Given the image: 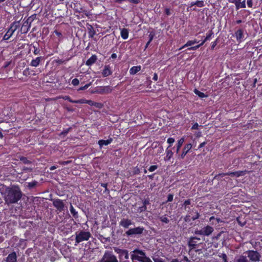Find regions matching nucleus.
<instances>
[{"label":"nucleus","instance_id":"obj_1","mask_svg":"<svg viewBox=\"0 0 262 262\" xmlns=\"http://www.w3.org/2000/svg\"><path fill=\"white\" fill-rule=\"evenodd\" d=\"M4 200L7 204H14L18 202L22 196V192L17 186H12L8 188L6 192Z\"/></svg>","mask_w":262,"mask_h":262},{"label":"nucleus","instance_id":"obj_2","mask_svg":"<svg viewBox=\"0 0 262 262\" xmlns=\"http://www.w3.org/2000/svg\"><path fill=\"white\" fill-rule=\"evenodd\" d=\"M20 21H14L11 23L10 27L3 36V40H8L12 36L15 31L19 28Z\"/></svg>","mask_w":262,"mask_h":262},{"label":"nucleus","instance_id":"obj_3","mask_svg":"<svg viewBox=\"0 0 262 262\" xmlns=\"http://www.w3.org/2000/svg\"><path fill=\"white\" fill-rule=\"evenodd\" d=\"M91 236V234L89 231L81 230L79 232H76L75 245L84 241H88Z\"/></svg>","mask_w":262,"mask_h":262},{"label":"nucleus","instance_id":"obj_4","mask_svg":"<svg viewBox=\"0 0 262 262\" xmlns=\"http://www.w3.org/2000/svg\"><path fill=\"white\" fill-rule=\"evenodd\" d=\"M214 231L212 227L207 225L201 229H196L194 231V234L196 235L208 236L211 235Z\"/></svg>","mask_w":262,"mask_h":262},{"label":"nucleus","instance_id":"obj_5","mask_svg":"<svg viewBox=\"0 0 262 262\" xmlns=\"http://www.w3.org/2000/svg\"><path fill=\"white\" fill-rule=\"evenodd\" d=\"M112 91L113 88L110 85L100 86L96 87L93 93L100 95H107L111 93Z\"/></svg>","mask_w":262,"mask_h":262},{"label":"nucleus","instance_id":"obj_6","mask_svg":"<svg viewBox=\"0 0 262 262\" xmlns=\"http://www.w3.org/2000/svg\"><path fill=\"white\" fill-rule=\"evenodd\" d=\"M145 230L143 227L139 226L134 228H130L125 232V234L127 236H132L134 235H141L143 233Z\"/></svg>","mask_w":262,"mask_h":262},{"label":"nucleus","instance_id":"obj_7","mask_svg":"<svg viewBox=\"0 0 262 262\" xmlns=\"http://www.w3.org/2000/svg\"><path fill=\"white\" fill-rule=\"evenodd\" d=\"M114 250L116 253L119 254V258L121 261H125L128 259L129 255L127 250L121 249L117 247H115Z\"/></svg>","mask_w":262,"mask_h":262},{"label":"nucleus","instance_id":"obj_8","mask_svg":"<svg viewBox=\"0 0 262 262\" xmlns=\"http://www.w3.org/2000/svg\"><path fill=\"white\" fill-rule=\"evenodd\" d=\"M201 240L200 238L196 236H191L188 241V246L190 250L194 249L199 247L201 243L199 241Z\"/></svg>","mask_w":262,"mask_h":262},{"label":"nucleus","instance_id":"obj_9","mask_svg":"<svg viewBox=\"0 0 262 262\" xmlns=\"http://www.w3.org/2000/svg\"><path fill=\"white\" fill-rule=\"evenodd\" d=\"M53 206L57 209V211L61 212L64 211L65 206L63 200L59 199H54L52 200Z\"/></svg>","mask_w":262,"mask_h":262},{"label":"nucleus","instance_id":"obj_10","mask_svg":"<svg viewBox=\"0 0 262 262\" xmlns=\"http://www.w3.org/2000/svg\"><path fill=\"white\" fill-rule=\"evenodd\" d=\"M249 259L252 261H258L260 258V254L256 251L248 250L246 252Z\"/></svg>","mask_w":262,"mask_h":262},{"label":"nucleus","instance_id":"obj_11","mask_svg":"<svg viewBox=\"0 0 262 262\" xmlns=\"http://www.w3.org/2000/svg\"><path fill=\"white\" fill-rule=\"evenodd\" d=\"M101 262H118L116 257L112 252H105Z\"/></svg>","mask_w":262,"mask_h":262},{"label":"nucleus","instance_id":"obj_12","mask_svg":"<svg viewBox=\"0 0 262 262\" xmlns=\"http://www.w3.org/2000/svg\"><path fill=\"white\" fill-rule=\"evenodd\" d=\"M36 17V14H34L33 15H32L30 17H28L26 20H24V23L21 27V29L23 28L27 27V30L26 31H25V33L27 32L29 29L31 27V24L33 21V20Z\"/></svg>","mask_w":262,"mask_h":262},{"label":"nucleus","instance_id":"obj_13","mask_svg":"<svg viewBox=\"0 0 262 262\" xmlns=\"http://www.w3.org/2000/svg\"><path fill=\"white\" fill-rule=\"evenodd\" d=\"M234 36L235 37L237 41L240 43L245 40L244 30L242 29H238L235 32Z\"/></svg>","mask_w":262,"mask_h":262},{"label":"nucleus","instance_id":"obj_14","mask_svg":"<svg viewBox=\"0 0 262 262\" xmlns=\"http://www.w3.org/2000/svg\"><path fill=\"white\" fill-rule=\"evenodd\" d=\"M132 224H133V222L128 219L123 218L119 222V225L124 228H128Z\"/></svg>","mask_w":262,"mask_h":262},{"label":"nucleus","instance_id":"obj_15","mask_svg":"<svg viewBox=\"0 0 262 262\" xmlns=\"http://www.w3.org/2000/svg\"><path fill=\"white\" fill-rule=\"evenodd\" d=\"M131 257L133 260L136 259L140 262H152V261L149 257L145 256L143 257H141L137 255L132 254L131 255Z\"/></svg>","mask_w":262,"mask_h":262},{"label":"nucleus","instance_id":"obj_16","mask_svg":"<svg viewBox=\"0 0 262 262\" xmlns=\"http://www.w3.org/2000/svg\"><path fill=\"white\" fill-rule=\"evenodd\" d=\"M247 170H239V171H236L234 172H229L230 176L234 177L235 176L236 177H239L241 176H245L247 173H248Z\"/></svg>","mask_w":262,"mask_h":262},{"label":"nucleus","instance_id":"obj_17","mask_svg":"<svg viewBox=\"0 0 262 262\" xmlns=\"http://www.w3.org/2000/svg\"><path fill=\"white\" fill-rule=\"evenodd\" d=\"M112 71L109 65L104 66V69L102 72L103 77H106L112 74Z\"/></svg>","mask_w":262,"mask_h":262},{"label":"nucleus","instance_id":"obj_18","mask_svg":"<svg viewBox=\"0 0 262 262\" xmlns=\"http://www.w3.org/2000/svg\"><path fill=\"white\" fill-rule=\"evenodd\" d=\"M6 262H17V255L15 252H13L8 255Z\"/></svg>","mask_w":262,"mask_h":262},{"label":"nucleus","instance_id":"obj_19","mask_svg":"<svg viewBox=\"0 0 262 262\" xmlns=\"http://www.w3.org/2000/svg\"><path fill=\"white\" fill-rule=\"evenodd\" d=\"M113 138H109L106 140H100L98 142V144H99L100 148H101L103 145H108L111 144L113 142Z\"/></svg>","mask_w":262,"mask_h":262},{"label":"nucleus","instance_id":"obj_20","mask_svg":"<svg viewBox=\"0 0 262 262\" xmlns=\"http://www.w3.org/2000/svg\"><path fill=\"white\" fill-rule=\"evenodd\" d=\"M97 60V56L96 55H92L86 61V65L88 66H91L96 62Z\"/></svg>","mask_w":262,"mask_h":262},{"label":"nucleus","instance_id":"obj_21","mask_svg":"<svg viewBox=\"0 0 262 262\" xmlns=\"http://www.w3.org/2000/svg\"><path fill=\"white\" fill-rule=\"evenodd\" d=\"M173 155V152L169 148L167 147L166 149V156L164 157V159L165 161H169L171 158L172 157Z\"/></svg>","mask_w":262,"mask_h":262},{"label":"nucleus","instance_id":"obj_22","mask_svg":"<svg viewBox=\"0 0 262 262\" xmlns=\"http://www.w3.org/2000/svg\"><path fill=\"white\" fill-rule=\"evenodd\" d=\"M41 60L42 57H37L36 58L33 59L31 60L30 65L32 67H37L39 65Z\"/></svg>","mask_w":262,"mask_h":262},{"label":"nucleus","instance_id":"obj_23","mask_svg":"<svg viewBox=\"0 0 262 262\" xmlns=\"http://www.w3.org/2000/svg\"><path fill=\"white\" fill-rule=\"evenodd\" d=\"M184 141H185V138L184 137H182L178 141V142L177 144L176 150V152L177 154L179 153V152L180 150V148L182 147Z\"/></svg>","mask_w":262,"mask_h":262},{"label":"nucleus","instance_id":"obj_24","mask_svg":"<svg viewBox=\"0 0 262 262\" xmlns=\"http://www.w3.org/2000/svg\"><path fill=\"white\" fill-rule=\"evenodd\" d=\"M141 66H133L129 70L130 75H135L141 70Z\"/></svg>","mask_w":262,"mask_h":262},{"label":"nucleus","instance_id":"obj_25","mask_svg":"<svg viewBox=\"0 0 262 262\" xmlns=\"http://www.w3.org/2000/svg\"><path fill=\"white\" fill-rule=\"evenodd\" d=\"M196 6L198 7H203L205 6V3L203 1L197 0L196 2H192L190 3V7Z\"/></svg>","mask_w":262,"mask_h":262},{"label":"nucleus","instance_id":"obj_26","mask_svg":"<svg viewBox=\"0 0 262 262\" xmlns=\"http://www.w3.org/2000/svg\"><path fill=\"white\" fill-rule=\"evenodd\" d=\"M198 42H199V41H198L197 39H196L192 40H188L184 46H183L181 48H180L179 49V50H181L185 47L191 46L192 45H194V43H198Z\"/></svg>","mask_w":262,"mask_h":262},{"label":"nucleus","instance_id":"obj_27","mask_svg":"<svg viewBox=\"0 0 262 262\" xmlns=\"http://www.w3.org/2000/svg\"><path fill=\"white\" fill-rule=\"evenodd\" d=\"M128 31L126 28H123L121 30V36L123 39H126L128 37Z\"/></svg>","mask_w":262,"mask_h":262},{"label":"nucleus","instance_id":"obj_28","mask_svg":"<svg viewBox=\"0 0 262 262\" xmlns=\"http://www.w3.org/2000/svg\"><path fill=\"white\" fill-rule=\"evenodd\" d=\"M70 211L74 218L77 219L78 217V212L75 210L71 204L70 206Z\"/></svg>","mask_w":262,"mask_h":262},{"label":"nucleus","instance_id":"obj_29","mask_svg":"<svg viewBox=\"0 0 262 262\" xmlns=\"http://www.w3.org/2000/svg\"><path fill=\"white\" fill-rule=\"evenodd\" d=\"M192 148V144L191 143H188L185 145L182 149V152L187 155L190 150Z\"/></svg>","mask_w":262,"mask_h":262},{"label":"nucleus","instance_id":"obj_30","mask_svg":"<svg viewBox=\"0 0 262 262\" xmlns=\"http://www.w3.org/2000/svg\"><path fill=\"white\" fill-rule=\"evenodd\" d=\"M194 93L195 95H198L200 98H203L205 97H207L208 95L204 94L203 92H200L197 89H194Z\"/></svg>","mask_w":262,"mask_h":262},{"label":"nucleus","instance_id":"obj_31","mask_svg":"<svg viewBox=\"0 0 262 262\" xmlns=\"http://www.w3.org/2000/svg\"><path fill=\"white\" fill-rule=\"evenodd\" d=\"M158 218L160 220V221L163 223L168 224L169 222V220L166 216V214L162 216H159Z\"/></svg>","mask_w":262,"mask_h":262},{"label":"nucleus","instance_id":"obj_32","mask_svg":"<svg viewBox=\"0 0 262 262\" xmlns=\"http://www.w3.org/2000/svg\"><path fill=\"white\" fill-rule=\"evenodd\" d=\"M20 161L25 164H31L32 162L28 159L26 157L21 156L19 158Z\"/></svg>","mask_w":262,"mask_h":262},{"label":"nucleus","instance_id":"obj_33","mask_svg":"<svg viewBox=\"0 0 262 262\" xmlns=\"http://www.w3.org/2000/svg\"><path fill=\"white\" fill-rule=\"evenodd\" d=\"M37 182L35 180H34V181L28 183V187L29 189L33 188L37 185Z\"/></svg>","mask_w":262,"mask_h":262},{"label":"nucleus","instance_id":"obj_34","mask_svg":"<svg viewBox=\"0 0 262 262\" xmlns=\"http://www.w3.org/2000/svg\"><path fill=\"white\" fill-rule=\"evenodd\" d=\"M31 71L29 68H26L23 72L24 76L28 77L31 75Z\"/></svg>","mask_w":262,"mask_h":262},{"label":"nucleus","instance_id":"obj_35","mask_svg":"<svg viewBox=\"0 0 262 262\" xmlns=\"http://www.w3.org/2000/svg\"><path fill=\"white\" fill-rule=\"evenodd\" d=\"M71 129H72L71 127H70L67 128L66 129H64L60 133L59 136H66Z\"/></svg>","mask_w":262,"mask_h":262},{"label":"nucleus","instance_id":"obj_36","mask_svg":"<svg viewBox=\"0 0 262 262\" xmlns=\"http://www.w3.org/2000/svg\"><path fill=\"white\" fill-rule=\"evenodd\" d=\"M213 36V32L212 31V30H210L207 33L206 36V40H210Z\"/></svg>","mask_w":262,"mask_h":262},{"label":"nucleus","instance_id":"obj_37","mask_svg":"<svg viewBox=\"0 0 262 262\" xmlns=\"http://www.w3.org/2000/svg\"><path fill=\"white\" fill-rule=\"evenodd\" d=\"M191 203V201L190 199H188L185 200L183 203V206L184 207V209L186 210V209L188 207V206Z\"/></svg>","mask_w":262,"mask_h":262},{"label":"nucleus","instance_id":"obj_38","mask_svg":"<svg viewBox=\"0 0 262 262\" xmlns=\"http://www.w3.org/2000/svg\"><path fill=\"white\" fill-rule=\"evenodd\" d=\"M101 186L105 188V190L104 191V193H108L110 192V190L107 188V183H100Z\"/></svg>","mask_w":262,"mask_h":262},{"label":"nucleus","instance_id":"obj_39","mask_svg":"<svg viewBox=\"0 0 262 262\" xmlns=\"http://www.w3.org/2000/svg\"><path fill=\"white\" fill-rule=\"evenodd\" d=\"M140 173V170L138 166L133 167V175L139 174Z\"/></svg>","mask_w":262,"mask_h":262},{"label":"nucleus","instance_id":"obj_40","mask_svg":"<svg viewBox=\"0 0 262 262\" xmlns=\"http://www.w3.org/2000/svg\"><path fill=\"white\" fill-rule=\"evenodd\" d=\"M96 34V31L94 29L93 27L89 31V35L90 37H93L95 34Z\"/></svg>","mask_w":262,"mask_h":262},{"label":"nucleus","instance_id":"obj_41","mask_svg":"<svg viewBox=\"0 0 262 262\" xmlns=\"http://www.w3.org/2000/svg\"><path fill=\"white\" fill-rule=\"evenodd\" d=\"M219 42V38H217L215 40H214V41H212L211 43V50H214V48L216 47V46L217 45V43Z\"/></svg>","mask_w":262,"mask_h":262},{"label":"nucleus","instance_id":"obj_42","mask_svg":"<svg viewBox=\"0 0 262 262\" xmlns=\"http://www.w3.org/2000/svg\"><path fill=\"white\" fill-rule=\"evenodd\" d=\"M174 139L173 138H169L167 140V142L169 144V146L167 147L169 148L171 146L172 144L174 142Z\"/></svg>","mask_w":262,"mask_h":262},{"label":"nucleus","instance_id":"obj_43","mask_svg":"<svg viewBox=\"0 0 262 262\" xmlns=\"http://www.w3.org/2000/svg\"><path fill=\"white\" fill-rule=\"evenodd\" d=\"M91 85V82H90L89 83L86 84L85 85H84L83 86L80 87L78 89V91H83V90H85L87 89Z\"/></svg>","mask_w":262,"mask_h":262},{"label":"nucleus","instance_id":"obj_44","mask_svg":"<svg viewBox=\"0 0 262 262\" xmlns=\"http://www.w3.org/2000/svg\"><path fill=\"white\" fill-rule=\"evenodd\" d=\"M71 59V57L66 59V60L62 59H58L56 61L57 63L58 64H61L62 63H66L67 61L70 60Z\"/></svg>","mask_w":262,"mask_h":262},{"label":"nucleus","instance_id":"obj_45","mask_svg":"<svg viewBox=\"0 0 262 262\" xmlns=\"http://www.w3.org/2000/svg\"><path fill=\"white\" fill-rule=\"evenodd\" d=\"M94 106L98 108H102L103 107V104L101 102H95Z\"/></svg>","mask_w":262,"mask_h":262},{"label":"nucleus","instance_id":"obj_46","mask_svg":"<svg viewBox=\"0 0 262 262\" xmlns=\"http://www.w3.org/2000/svg\"><path fill=\"white\" fill-rule=\"evenodd\" d=\"M164 13L165 15L166 16H169L171 14V10L168 8H165L164 10Z\"/></svg>","mask_w":262,"mask_h":262},{"label":"nucleus","instance_id":"obj_47","mask_svg":"<svg viewBox=\"0 0 262 262\" xmlns=\"http://www.w3.org/2000/svg\"><path fill=\"white\" fill-rule=\"evenodd\" d=\"M173 198V195L172 194H171V193L168 194L167 195V200L166 202L163 203V204H165L167 202L172 201Z\"/></svg>","mask_w":262,"mask_h":262},{"label":"nucleus","instance_id":"obj_48","mask_svg":"<svg viewBox=\"0 0 262 262\" xmlns=\"http://www.w3.org/2000/svg\"><path fill=\"white\" fill-rule=\"evenodd\" d=\"M33 48H34V51H33L34 54H35V55L40 54V50L39 48H38L34 45L33 46Z\"/></svg>","mask_w":262,"mask_h":262},{"label":"nucleus","instance_id":"obj_49","mask_svg":"<svg viewBox=\"0 0 262 262\" xmlns=\"http://www.w3.org/2000/svg\"><path fill=\"white\" fill-rule=\"evenodd\" d=\"M236 262H248L247 259L246 257L244 256H241L237 260Z\"/></svg>","mask_w":262,"mask_h":262},{"label":"nucleus","instance_id":"obj_50","mask_svg":"<svg viewBox=\"0 0 262 262\" xmlns=\"http://www.w3.org/2000/svg\"><path fill=\"white\" fill-rule=\"evenodd\" d=\"M200 213L196 211L195 212V215L191 217V220L195 221V220L198 219L200 217Z\"/></svg>","mask_w":262,"mask_h":262},{"label":"nucleus","instance_id":"obj_51","mask_svg":"<svg viewBox=\"0 0 262 262\" xmlns=\"http://www.w3.org/2000/svg\"><path fill=\"white\" fill-rule=\"evenodd\" d=\"M229 173V172H227V173H219V174L217 175H216L215 177H214V179H217L219 177H223L224 176H229V174H228Z\"/></svg>","mask_w":262,"mask_h":262},{"label":"nucleus","instance_id":"obj_52","mask_svg":"<svg viewBox=\"0 0 262 262\" xmlns=\"http://www.w3.org/2000/svg\"><path fill=\"white\" fill-rule=\"evenodd\" d=\"M155 35V33L154 32L152 31V32H150L149 35H148V37H149V42H151V41L153 40L154 39V37Z\"/></svg>","mask_w":262,"mask_h":262},{"label":"nucleus","instance_id":"obj_53","mask_svg":"<svg viewBox=\"0 0 262 262\" xmlns=\"http://www.w3.org/2000/svg\"><path fill=\"white\" fill-rule=\"evenodd\" d=\"M71 83L73 85L76 86L79 84V80L77 78H74L72 80Z\"/></svg>","mask_w":262,"mask_h":262},{"label":"nucleus","instance_id":"obj_54","mask_svg":"<svg viewBox=\"0 0 262 262\" xmlns=\"http://www.w3.org/2000/svg\"><path fill=\"white\" fill-rule=\"evenodd\" d=\"M86 99H80L76 100V103L78 104H86Z\"/></svg>","mask_w":262,"mask_h":262},{"label":"nucleus","instance_id":"obj_55","mask_svg":"<svg viewBox=\"0 0 262 262\" xmlns=\"http://www.w3.org/2000/svg\"><path fill=\"white\" fill-rule=\"evenodd\" d=\"M146 209H147V207L143 205V206L139 207L138 208V210L140 212H144L146 210Z\"/></svg>","mask_w":262,"mask_h":262},{"label":"nucleus","instance_id":"obj_56","mask_svg":"<svg viewBox=\"0 0 262 262\" xmlns=\"http://www.w3.org/2000/svg\"><path fill=\"white\" fill-rule=\"evenodd\" d=\"M158 168V166L157 165H151L150 166L149 168H148V170L150 171V172H152V171H154L155 170H156Z\"/></svg>","mask_w":262,"mask_h":262},{"label":"nucleus","instance_id":"obj_57","mask_svg":"<svg viewBox=\"0 0 262 262\" xmlns=\"http://www.w3.org/2000/svg\"><path fill=\"white\" fill-rule=\"evenodd\" d=\"M22 170L24 171H25V172H31L32 170V167H26V166H24L23 167V168H22Z\"/></svg>","mask_w":262,"mask_h":262},{"label":"nucleus","instance_id":"obj_58","mask_svg":"<svg viewBox=\"0 0 262 262\" xmlns=\"http://www.w3.org/2000/svg\"><path fill=\"white\" fill-rule=\"evenodd\" d=\"M191 215H189V214H187L185 216V217H184V221L186 222H189L191 221Z\"/></svg>","mask_w":262,"mask_h":262},{"label":"nucleus","instance_id":"obj_59","mask_svg":"<svg viewBox=\"0 0 262 262\" xmlns=\"http://www.w3.org/2000/svg\"><path fill=\"white\" fill-rule=\"evenodd\" d=\"M200 48V46L196 45L195 46H192L188 48V50H196Z\"/></svg>","mask_w":262,"mask_h":262},{"label":"nucleus","instance_id":"obj_60","mask_svg":"<svg viewBox=\"0 0 262 262\" xmlns=\"http://www.w3.org/2000/svg\"><path fill=\"white\" fill-rule=\"evenodd\" d=\"M221 257L223 258L224 262H228L227 256L225 253H223Z\"/></svg>","mask_w":262,"mask_h":262},{"label":"nucleus","instance_id":"obj_61","mask_svg":"<svg viewBox=\"0 0 262 262\" xmlns=\"http://www.w3.org/2000/svg\"><path fill=\"white\" fill-rule=\"evenodd\" d=\"M186 155V154H185L184 153H183L182 152L181 154H180L178 156V158L180 160H183L184 159Z\"/></svg>","mask_w":262,"mask_h":262},{"label":"nucleus","instance_id":"obj_62","mask_svg":"<svg viewBox=\"0 0 262 262\" xmlns=\"http://www.w3.org/2000/svg\"><path fill=\"white\" fill-rule=\"evenodd\" d=\"M199 125L197 122H195L191 127V130L198 129Z\"/></svg>","mask_w":262,"mask_h":262},{"label":"nucleus","instance_id":"obj_63","mask_svg":"<svg viewBox=\"0 0 262 262\" xmlns=\"http://www.w3.org/2000/svg\"><path fill=\"white\" fill-rule=\"evenodd\" d=\"M94 101L91 100H86V104H88L91 106H94Z\"/></svg>","mask_w":262,"mask_h":262},{"label":"nucleus","instance_id":"obj_64","mask_svg":"<svg viewBox=\"0 0 262 262\" xmlns=\"http://www.w3.org/2000/svg\"><path fill=\"white\" fill-rule=\"evenodd\" d=\"M153 260L154 262H164V260L160 258H154Z\"/></svg>","mask_w":262,"mask_h":262}]
</instances>
